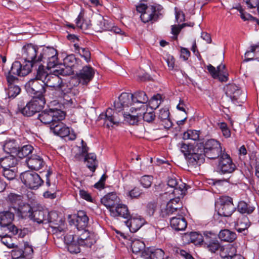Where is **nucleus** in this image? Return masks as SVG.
<instances>
[{
    "label": "nucleus",
    "instance_id": "5701e85b",
    "mask_svg": "<svg viewBox=\"0 0 259 259\" xmlns=\"http://www.w3.org/2000/svg\"><path fill=\"white\" fill-rule=\"evenodd\" d=\"M26 163L29 168L35 170L40 169L45 164L42 158L36 154H31L27 158Z\"/></svg>",
    "mask_w": 259,
    "mask_h": 259
},
{
    "label": "nucleus",
    "instance_id": "338daca9",
    "mask_svg": "<svg viewBox=\"0 0 259 259\" xmlns=\"http://www.w3.org/2000/svg\"><path fill=\"white\" fill-rule=\"evenodd\" d=\"M157 206L155 202L152 201L149 202L147 205V212L150 215H153Z\"/></svg>",
    "mask_w": 259,
    "mask_h": 259
},
{
    "label": "nucleus",
    "instance_id": "8fccbe9b",
    "mask_svg": "<svg viewBox=\"0 0 259 259\" xmlns=\"http://www.w3.org/2000/svg\"><path fill=\"white\" fill-rule=\"evenodd\" d=\"M204 246H206L209 251L212 253H215L217 251L220 250L222 247L217 238L204 245Z\"/></svg>",
    "mask_w": 259,
    "mask_h": 259
},
{
    "label": "nucleus",
    "instance_id": "a19ab883",
    "mask_svg": "<svg viewBox=\"0 0 259 259\" xmlns=\"http://www.w3.org/2000/svg\"><path fill=\"white\" fill-rule=\"evenodd\" d=\"M169 112L168 110L165 109H162L159 110L158 115V118L161 121L165 122V125L164 127L165 128H169L172 126V123L169 118Z\"/></svg>",
    "mask_w": 259,
    "mask_h": 259
},
{
    "label": "nucleus",
    "instance_id": "052dcab7",
    "mask_svg": "<svg viewBox=\"0 0 259 259\" xmlns=\"http://www.w3.org/2000/svg\"><path fill=\"white\" fill-rule=\"evenodd\" d=\"M43 196L46 198L55 199L56 197V187L55 185L53 184V187L44 192Z\"/></svg>",
    "mask_w": 259,
    "mask_h": 259
},
{
    "label": "nucleus",
    "instance_id": "f03ea898",
    "mask_svg": "<svg viewBox=\"0 0 259 259\" xmlns=\"http://www.w3.org/2000/svg\"><path fill=\"white\" fill-rule=\"evenodd\" d=\"M89 218L84 210H79L76 214L75 225L77 229L76 236L80 245L91 247L97 240L96 235L88 229Z\"/></svg>",
    "mask_w": 259,
    "mask_h": 259
},
{
    "label": "nucleus",
    "instance_id": "6ab92c4d",
    "mask_svg": "<svg viewBox=\"0 0 259 259\" xmlns=\"http://www.w3.org/2000/svg\"><path fill=\"white\" fill-rule=\"evenodd\" d=\"M207 69L213 78H218L221 82H226L228 79V73L224 64H220L216 69L211 64L207 66Z\"/></svg>",
    "mask_w": 259,
    "mask_h": 259
},
{
    "label": "nucleus",
    "instance_id": "a18cd8bd",
    "mask_svg": "<svg viewBox=\"0 0 259 259\" xmlns=\"http://www.w3.org/2000/svg\"><path fill=\"white\" fill-rule=\"evenodd\" d=\"M6 92L8 98H14L20 94L21 89L18 85H14L8 87Z\"/></svg>",
    "mask_w": 259,
    "mask_h": 259
},
{
    "label": "nucleus",
    "instance_id": "b1692460",
    "mask_svg": "<svg viewBox=\"0 0 259 259\" xmlns=\"http://www.w3.org/2000/svg\"><path fill=\"white\" fill-rule=\"evenodd\" d=\"M110 215L113 217H120L128 219L131 214L127 206L119 202L113 209L111 210Z\"/></svg>",
    "mask_w": 259,
    "mask_h": 259
},
{
    "label": "nucleus",
    "instance_id": "5fc2aeb1",
    "mask_svg": "<svg viewBox=\"0 0 259 259\" xmlns=\"http://www.w3.org/2000/svg\"><path fill=\"white\" fill-rule=\"evenodd\" d=\"M3 175L9 180H14L16 176V168L3 169Z\"/></svg>",
    "mask_w": 259,
    "mask_h": 259
},
{
    "label": "nucleus",
    "instance_id": "680f3d73",
    "mask_svg": "<svg viewBox=\"0 0 259 259\" xmlns=\"http://www.w3.org/2000/svg\"><path fill=\"white\" fill-rule=\"evenodd\" d=\"M33 253L32 246L29 245L27 242H25L23 249V255L28 259L31 258Z\"/></svg>",
    "mask_w": 259,
    "mask_h": 259
},
{
    "label": "nucleus",
    "instance_id": "0eeeda50",
    "mask_svg": "<svg viewBox=\"0 0 259 259\" xmlns=\"http://www.w3.org/2000/svg\"><path fill=\"white\" fill-rule=\"evenodd\" d=\"M133 94V105L135 104H141L140 107L134 108V111H140L143 110L145 111L147 107V103L149 102V105L152 106V108H156L158 107L160 102H159L161 96L159 94L153 96L150 100L144 91H139L135 92Z\"/></svg>",
    "mask_w": 259,
    "mask_h": 259
},
{
    "label": "nucleus",
    "instance_id": "e2e57ef3",
    "mask_svg": "<svg viewBox=\"0 0 259 259\" xmlns=\"http://www.w3.org/2000/svg\"><path fill=\"white\" fill-rule=\"evenodd\" d=\"M164 254V252L161 249L153 248L150 259H163Z\"/></svg>",
    "mask_w": 259,
    "mask_h": 259
},
{
    "label": "nucleus",
    "instance_id": "09e8293b",
    "mask_svg": "<svg viewBox=\"0 0 259 259\" xmlns=\"http://www.w3.org/2000/svg\"><path fill=\"white\" fill-rule=\"evenodd\" d=\"M217 234L212 231H204L202 235V244L205 245L217 238Z\"/></svg>",
    "mask_w": 259,
    "mask_h": 259
},
{
    "label": "nucleus",
    "instance_id": "e433bc0d",
    "mask_svg": "<svg viewBox=\"0 0 259 259\" xmlns=\"http://www.w3.org/2000/svg\"><path fill=\"white\" fill-rule=\"evenodd\" d=\"M73 47L75 52L79 54V55L82 58H83L87 63L90 61L91 53L88 48L80 47L77 44H74L73 45Z\"/></svg>",
    "mask_w": 259,
    "mask_h": 259
},
{
    "label": "nucleus",
    "instance_id": "f8f14e48",
    "mask_svg": "<svg viewBox=\"0 0 259 259\" xmlns=\"http://www.w3.org/2000/svg\"><path fill=\"white\" fill-rule=\"evenodd\" d=\"M141 112L136 113L134 111V107L131 108V113H124L123 114L124 120L130 124L137 123L139 119L142 117L143 120L148 123L152 122L155 118V114L154 111H146L141 110Z\"/></svg>",
    "mask_w": 259,
    "mask_h": 259
},
{
    "label": "nucleus",
    "instance_id": "69168bd1",
    "mask_svg": "<svg viewBox=\"0 0 259 259\" xmlns=\"http://www.w3.org/2000/svg\"><path fill=\"white\" fill-rule=\"evenodd\" d=\"M218 125L221 129L223 136L225 138H229L231 135V132L228 125L225 122H221L218 124Z\"/></svg>",
    "mask_w": 259,
    "mask_h": 259
},
{
    "label": "nucleus",
    "instance_id": "72a5a7b5",
    "mask_svg": "<svg viewBox=\"0 0 259 259\" xmlns=\"http://www.w3.org/2000/svg\"><path fill=\"white\" fill-rule=\"evenodd\" d=\"M235 253H236V249L231 244L223 246L220 250V256L223 259H230Z\"/></svg>",
    "mask_w": 259,
    "mask_h": 259
},
{
    "label": "nucleus",
    "instance_id": "c756f323",
    "mask_svg": "<svg viewBox=\"0 0 259 259\" xmlns=\"http://www.w3.org/2000/svg\"><path fill=\"white\" fill-rule=\"evenodd\" d=\"M19 145L15 140H6L3 145V149L6 153L16 156Z\"/></svg>",
    "mask_w": 259,
    "mask_h": 259
},
{
    "label": "nucleus",
    "instance_id": "cd10ccee",
    "mask_svg": "<svg viewBox=\"0 0 259 259\" xmlns=\"http://www.w3.org/2000/svg\"><path fill=\"white\" fill-rule=\"evenodd\" d=\"M244 56V62L252 60H259V42L251 46L249 49H248Z\"/></svg>",
    "mask_w": 259,
    "mask_h": 259
},
{
    "label": "nucleus",
    "instance_id": "423d86ee",
    "mask_svg": "<svg viewBox=\"0 0 259 259\" xmlns=\"http://www.w3.org/2000/svg\"><path fill=\"white\" fill-rule=\"evenodd\" d=\"M25 89L29 94L33 96V98H42L45 101L46 98L53 99V96H50V89H46L44 81L31 79L26 83Z\"/></svg>",
    "mask_w": 259,
    "mask_h": 259
},
{
    "label": "nucleus",
    "instance_id": "4c0bfd02",
    "mask_svg": "<svg viewBox=\"0 0 259 259\" xmlns=\"http://www.w3.org/2000/svg\"><path fill=\"white\" fill-rule=\"evenodd\" d=\"M33 150V147L30 145H26L20 148L19 147L18 152L17 153L16 156L22 159L24 157H30V154H31Z\"/></svg>",
    "mask_w": 259,
    "mask_h": 259
},
{
    "label": "nucleus",
    "instance_id": "f3484780",
    "mask_svg": "<svg viewBox=\"0 0 259 259\" xmlns=\"http://www.w3.org/2000/svg\"><path fill=\"white\" fill-rule=\"evenodd\" d=\"M61 121L57 120L53 123L51 125V130L55 135L62 138H66L67 140H74L76 138V135L74 131H70L69 127Z\"/></svg>",
    "mask_w": 259,
    "mask_h": 259
},
{
    "label": "nucleus",
    "instance_id": "aec40b11",
    "mask_svg": "<svg viewBox=\"0 0 259 259\" xmlns=\"http://www.w3.org/2000/svg\"><path fill=\"white\" fill-rule=\"evenodd\" d=\"M220 157L218 169L222 174L231 173L235 169V165L228 154L223 153Z\"/></svg>",
    "mask_w": 259,
    "mask_h": 259
},
{
    "label": "nucleus",
    "instance_id": "9d476101",
    "mask_svg": "<svg viewBox=\"0 0 259 259\" xmlns=\"http://www.w3.org/2000/svg\"><path fill=\"white\" fill-rule=\"evenodd\" d=\"M35 57L36 54L33 49L28 47L27 45L23 47L22 58L25 62L22 64V76L27 75L31 71L33 67L37 66L38 63Z\"/></svg>",
    "mask_w": 259,
    "mask_h": 259
},
{
    "label": "nucleus",
    "instance_id": "4be33fe9",
    "mask_svg": "<svg viewBox=\"0 0 259 259\" xmlns=\"http://www.w3.org/2000/svg\"><path fill=\"white\" fill-rule=\"evenodd\" d=\"M120 201L119 198L114 192L107 194L101 199V203L109 209L110 212L111 210L113 209Z\"/></svg>",
    "mask_w": 259,
    "mask_h": 259
},
{
    "label": "nucleus",
    "instance_id": "774afa93",
    "mask_svg": "<svg viewBox=\"0 0 259 259\" xmlns=\"http://www.w3.org/2000/svg\"><path fill=\"white\" fill-rule=\"evenodd\" d=\"M152 250H153L152 247L144 248L143 250L141 251V257L144 259H150Z\"/></svg>",
    "mask_w": 259,
    "mask_h": 259
},
{
    "label": "nucleus",
    "instance_id": "c03bdc74",
    "mask_svg": "<svg viewBox=\"0 0 259 259\" xmlns=\"http://www.w3.org/2000/svg\"><path fill=\"white\" fill-rule=\"evenodd\" d=\"M131 246L132 251L134 253H139L145 248V245L144 242L140 240L132 241Z\"/></svg>",
    "mask_w": 259,
    "mask_h": 259
},
{
    "label": "nucleus",
    "instance_id": "37998d69",
    "mask_svg": "<svg viewBox=\"0 0 259 259\" xmlns=\"http://www.w3.org/2000/svg\"><path fill=\"white\" fill-rule=\"evenodd\" d=\"M200 136V131L193 130H189L184 133L183 138L184 140L191 139L194 141L199 140Z\"/></svg>",
    "mask_w": 259,
    "mask_h": 259
},
{
    "label": "nucleus",
    "instance_id": "c9c22d12",
    "mask_svg": "<svg viewBox=\"0 0 259 259\" xmlns=\"http://www.w3.org/2000/svg\"><path fill=\"white\" fill-rule=\"evenodd\" d=\"M84 160L87 161V167L92 171L94 172L98 166V161L95 153H88L85 156Z\"/></svg>",
    "mask_w": 259,
    "mask_h": 259
},
{
    "label": "nucleus",
    "instance_id": "7c9ffc66",
    "mask_svg": "<svg viewBox=\"0 0 259 259\" xmlns=\"http://www.w3.org/2000/svg\"><path fill=\"white\" fill-rule=\"evenodd\" d=\"M167 185L173 189L171 191H168L170 194L174 196H176L177 195H183V189L179 186L178 180L176 178H169L167 181Z\"/></svg>",
    "mask_w": 259,
    "mask_h": 259
},
{
    "label": "nucleus",
    "instance_id": "39448f33",
    "mask_svg": "<svg viewBox=\"0 0 259 259\" xmlns=\"http://www.w3.org/2000/svg\"><path fill=\"white\" fill-rule=\"evenodd\" d=\"M137 11L140 13V18L144 23H153L157 22L163 16V8L160 5L147 6L140 4L136 6Z\"/></svg>",
    "mask_w": 259,
    "mask_h": 259
},
{
    "label": "nucleus",
    "instance_id": "79ce46f5",
    "mask_svg": "<svg viewBox=\"0 0 259 259\" xmlns=\"http://www.w3.org/2000/svg\"><path fill=\"white\" fill-rule=\"evenodd\" d=\"M38 68L36 69L35 77L34 79H37L39 80L44 81L49 76L48 72L46 71L45 67L42 64H37Z\"/></svg>",
    "mask_w": 259,
    "mask_h": 259
},
{
    "label": "nucleus",
    "instance_id": "c85d7f7f",
    "mask_svg": "<svg viewBox=\"0 0 259 259\" xmlns=\"http://www.w3.org/2000/svg\"><path fill=\"white\" fill-rule=\"evenodd\" d=\"M14 155H10L0 159V165L3 169L16 167L18 160Z\"/></svg>",
    "mask_w": 259,
    "mask_h": 259
},
{
    "label": "nucleus",
    "instance_id": "13d9d810",
    "mask_svg": "<svg viewBox=\"0 0 259 259\" xmlns=\"http://www.w3.org/2000/svg\"><path fill=\"white\" fill-rule=\"evenodd\" d=\"M254 203V200H249L247 201H244V213L248 214L251 213L254 210V206L253 205Z\"/></svg>",
    "mask_w": 259,
    "mask_h": 259
},
{
    "label": "nucleus",
    "instance_id": "9b49d317",
    "mask_svg": "<svg viewBox=\"0 0 259 259\" xmlns=\"http://www.w3.org/2000/svg\"><path fill=\"white\" fill-rule=\"evenodd\" d=\"M44 82L46 89H50V96H53V99L58 92H60V95L64 94L67 85L63 82L58 74H49L44 80Z\"/></svg>",
    "mask_w": 259,
    "mask_h": 259
},
{
    "label": "nucleus",
    "instance_id": "4468645a",
    "mask_svg": "<svg viewBox=\"0 0 259 259\" xmlns=\"http://www.w3.org/2000/svg\"><path fill=\"white\" fill-rule=\"evenodd\" d=\"M20 179L26 187L31 189H37L44 183L39 175L32 171L27 170L21 173Z\"/></svg>",
    "mask_w": 259,
    "mask_h": 259
},
{
    "label": "nucleus",
    "instance_id": "2f4dec72",
    "mask_svg": "<svg viewBox=\"0 0 259 259\" xmlns=\"http://www.w3.org/2000/svg\"><path fill=\"white\" fill-rule=\"evenodd\" d=\"M47 218V210H36L33 212V214L30 219L38 224H46L48 223V220Z\"/></svg>",
    "mask_w": 259,
    "mask_h": 259
},
{
    "label": "nucleus",
    "instance_id": "58836bf2",
    "mask_svg": "<svg viewBox=\"0 0 259 259\" xmlns=\"http://www.w3.org/2000/svg\"><path fill=\"white\" fill-rule=\"evenodd\" d=\"M76 26L83 30H87L91 27L90 21H87L83 19V14L80 12L75 20Z\"/></svg>",
    "mask_w": 259,
    "mask_h": 259
},
{
    "label": "nucleus",
    "instance_id": "bb28decb",
    "mask_svg": "<svg viewBox=\"0 0 259 259\" xmlns=\"http://www.w3.org/2000/svg\"><path fill=\"white\" fill-rule=\"evenodd\" d=\"M125 222L126 225L129 228L131 232H136L144 225V220L140 218H130Z\"/></svg>",
    "mask_w": 259,
    "mask_h": 259
},
{
    "label": "nucleus",
    "instance_id": "0e129e2a",
    "mask_svg": "<svg viewBox=\"0 0 259 259\" xmlns=\"http://www.w3.org/2000/svg\"><path fill=\"white\" fill-rule=\"evenodd\" d=\"M48 220V223H53L54 224H58L57 222L58 221V213L56 211L48 212L47 211V218Z\"/></svg>",
    "mask_w": 259,
    "mask_h": 259
},
{
    "label": "nucleus",
    "instance_id": "1a4fd4ad",
    "mask_svg": "<svg viewBox=\"0 0 259 259\" xmlns=\"http://www.w3.org/2000/svg\"><path fill=\"white\" fill-rule=\"evenodd\" d=\"M35 57L36 54L33 49L28 47L27 45L23 47L22 58L25 62L22 64V76L27 75L31 71L33 67L37 66L38 63Z\"/></svg>",
    "mask_w": 259,
    "mask_h": 259
},
{
    "label": "nucleus",
    "instance_id": "dca6fc26",
    "mask_svg": "<svg viewBox=\"0 0 259 259\" xmlns=\"http://www.w3.org/2000/svg\"><path fill=\"white\" fill-rule=\"evenodd\" d=\"M205 156L209 159H215L222 153V147L219 141L213 139L207 140L203 143Z\"/></svg>",
    "mask_w": 259,
    "mask_h": 259
},
{
    "label": "nucleus",
    "instance_id": "ddd939ff",
    "mask_svg": "<svg viewBox=\"0 0 259 259\" xmlns=\"http://www.w3.org/2000/svg\"><path fill=\"white\" fill-rule=\"evenodd\" d=\"M64 112L57 109L45 110L39 114L38 119L44 124H50V126L57 120H62L65 117Z\"/></svg>",
    "mask_w": 259,
    "mask_h": 259
},
{
    "label": "nucleus",
    "instance_id": "f257e3e1",
    "mask_svg": "<svg viewBox=\"0 0 259 259\" xmlns=\"http://www.w3.org/2000/svg\"><path fill=\"white\" fill-rule=\"evenodd\" d=\"M133 104V94L128 93H122L118 98V101L114 103V110L111 108L107 109L105 115H101L100 117L104 116L108 127L113 126V125L118 124L121 121V118H124V113H130V112H123L124 108L128 107ZM131 112V111H130Z\"/></svg>",
    "mask_w": 259,
    "mask_h": 259
},
{
    "label": "nucleus",
    "instance_id": "603ef678",
    "mask_svg": "<svg viewBox=\"0 0 259 259\" xmlns=\"http://www.w3.org/2000/svg\"><path fill=\"white\" fill-rule=\"evenodd\" d=\"M153 178L152 176L145 175L142 176L139 181L140 184L145 188H149L152 185Z\"/></svg>",
    "mask_w": 259,
    "mask_h": 259
},
{
    "label": "nucleus",
    "instance_id": "4d7b16f0",
    "mask_svg": "<svg viewBox=\"0 0 259 259\" xmlns=\"http://www.w3.org/2000/svg\"><path fill=\"white\" fill-rule=\"evenodd\" d=\"M142 194V190L138 187H134L126 193V196L131 199L138 198Z\"/></svg>",
    "mask_w": 259,
    "mask_h": 259
},
{
    "label": "nucleus",
    "instance_id": "6e6d98bb",
    "mask_svg": "<svg viewBox=\"0 0 259 259\" xmlns=\"http://www.w3.org/2000/svg\"><path fill=\"white\" fill-rule=\"evenodd\" d=\"M75 237H76V242L78 244V245H76L75 244V237H73V241L71 242V243L69 244L68 246V250L71 253H77L80 251V249L79 246L81 245H79L77 242V237L75 236ZM82 246H85L84 245ZM85 246L87 247V246Z\"/></svg>",
    "mask_w": 259,
    "mask_h": 259
},
{
    "label": "nucleus",
    "instance_id": "864d4df0",
    "mask_svg": "<svg viewBox=\"0 0 259 259\" xmlns=\"http://www.w3.org/2000/svg\"><path fill=\"white\" fill-rule=\"evenodd\" d=\"M19 212L23 217L31 218L33 214L31 206L28 204H24L22 207L18 208Z\"/></svg>",
    "mask_w": 259,
    "mask_h": 259
},
{
    "label": "nucleus",
    "instance_id": "a878e982",
    "mask_svg": "<svg viewBox=\"0 0 259 259\" xmlns=\"http://www.w3.org/2000/svg\"><path fill=\"white\" fill-rule=\"evenodd\" d=\"M224 90L227 96L232 100H236L241 94L240 88L233 83L226 85L224 87Z\"/></svg>",
    "mask_w": 259,
    "mask_h": 259
},
{
    "label": "nucleus",
    "instance_id": "ea45409f",
    "mask_svg": "<svg viewBox=\"0 0 259 259\" xmlns=\"http://www.w3.org/2000/svg\"><path fill=\"white\" fill-rule=\"evenodd\" d=\"M184 237L189 238V241L193 243L195 245L202 244L203 237L202 235L198 232H190L189 234H185Z\"/></svg>",
    "mask_w": 259,
    "mask_h": 259
},
{
    "label": "nucleus",
    "instance_id": "393cba45",
    "mask_svg": "<svg viewBox=\"0 0 259 259\" xmlns=\"http://www.w3.org/2000/svg\"><path fill=\"white\" fill-rule=\"evenodd\" d=\"M170 224L171 227L177 231L184 230L187 226L185 218L179 213H178V217H174L170 219Z\"/></svg>",
    "mask_w": 259,
    "mask_h": 259
},
{
    "label": "nucleus",
    "instance_id": "de8ad7c7",
    "mask_svg": "<svg viewBox=\"0 0 259 259\" xmlns=\"http://www.w3.org/2000/svg\"><path fill=\"white\" fill-rule=\"evenodd\" d=\"M22 196L14 193H10L8 196V201L13 205V207L16 208L22 202Z\"/></svg>",
    "mask_w": 259,
    "mask_h": 259
},
{
    "label": "nucleus",
    "instance_id": "412c9836",
    "mask_svg": "<svg viewBox=\"0 0 259 259\" xmlns=\"http://www.w3.org/2000/svg\"><path fill=\"white\" fill-rule=\"evenodd\" d=\"M94 69L91 66H85L76 74L78 82L82 85H87L93 78Z\"/></svg>",
    "mask_w": 259,
    "mask_h": 259
},
{
    "label": "nucleus",
    "instance_id": "f704fd0d",
    "mask_svg": "<svg viewBox=\"0 0 259 259\" xmlns=\"http://www.w3.org/2000/svg\"><path fill=\"white\" fill-rule=\"evenodd\" d=\"M218 236L221 240L229 242H233L236 238V233L228 229L221 230Z\"/></svg>",
    "mask_w": 259,
    "mask_h": 259
},
{
    "label": "nucleus",
    "instance_id": "7ed1b4c3",
    "mask_svg": "<svg viewBox=\"0 0 259 259\" xmlns=\"http://www.w3.org/2000/svg\"><path fill=\"white\" fill-rule=\"evenodd\" d=\"M203 143L195 145L182 143L181 151L184 154L188 163L192 165H201L205 161V153Z\"/></svg>",
    "mask_w": 259,
    "mask_h": 259
},
{
    "label": "nucleus",
    "instance_id": "a211bd4d",
    "mask_svg": "<svg viewBox=\"0 0 259 259\" xmlns=\"http://www.w3.org/2000/svg\"><path fill=\"white\" fill-rule=\"evenodd\" d=\"M76 61L77 60L74 55H68L64 59L63 65H62L59 69H56L54 72L63 76L71 75L74 72L73 68L76 65Z\"/></svg>",
    "mask_w": 259,
    "mask_h": 259
},
{
    "label": "nucleus",
    "instance_id": "473e14b6",
    "mask_svg": "<svg viewBox=\"0 0 259 259\" xmlns=\"http://www.w3.org/2000/svg\"><path fill=\"white\" fill-rule=\"evenodd\" d=\"M14 219V214L10 211L0 212V226L6 227L10 225Z\"/></svg>",
    "mask_w": 259,
    "mask_h": 259
},
{
    "label": "nucleus",
    "instance_id": "3c124183",
    "mask_svg": "<svg viewBox=\"0 0 259 259\" xmlns=\"http://www.w3.org/2000/svg\"><path fill=\"white\" fill-rule=\"evenodd\" d=\"M22 64L19 61H15L12 64L11 70L9 71V72L14 75L22 76Z\"/></svg>",
    "mask_w": 259,
    "mask_h": 259
},
{
    "label": "nucleus",
    "instance_id": "bf43d9fd",
    "mask_svg": "<svg viewBox=\"0 0 259 259\" xmlns=\"http://www.w3.org/2000/svg\"><path fill=\"white\" fill-rule=\"evenodd\" d=\"M68 89L65 88V93L63 95H60V92H58L55 95V97H60L63 98V103L65 104H72L73 100L72 99L70 98L69 95L67 94Z\"/></svg>",
    "mask_w": 259,
    "mask_h": 259
},
{
    "label": "nucleus",
    "instance_id": "49530a36",
    "mask_svg": "<svg viewBox=\"0 0 259 259\" xmlns=\"http://www.w3.org/2000/svg\"><path fill=\"white\" fill-rule=\"evenodd\" d=\"M180 207L179 206H174L172 202H168L166 204L164 210L162 211L163 217L169 215L177 212L178 211H181Z\"/></svg>",
    "mask_w": 259,
    "mask_h": 259
},
{
    "label": "nucleus",
    "instance_id": "20e7f679",
    "mask_svg": "<svg viewBox=\"0 0 259 259\" xmlns=\"http://www.w3.org/2000/svg\"><path fill=\"white\" fill-rule=\"evenodd\" d=\"M27 46L34 50L38 63H46L48 69L55 67L58 64V52L53 47H38L31 44H27Z\"/></svg>",
    "mask_w": 259,
    "mask_h": 259
},
{
    "label": "nucleus",
    "instance_id": "2eb2a0df",
    "mask_svg": "<svg viewBox=\"0 0 259 259\" xmlns=\"http://www.w3.org/2000/svg\"><path fill=\"white\" fill-rule=\"evenodd\" d=\"M215 207L219 215L226 217H230L235 208L232 198L227 196L221 197L215 204Z\"/></svg>",
    "mask_w": 259,
    "mask_h": 259
},
{
    "label": "nucleus",
    "instance_id": "6e6552de",
    "mask_svg": "<svg viewBox=\"0 0 259 259\" xmlns=\"http://www.w3.org/2000/svg\"><path fill=\"white\" fill-rule=\"evenodd\" d=\"M45 103V101L42 98H32L25 105L24 101H21L18 104V111L25 116L30 117L35 113L39 112Z\"/></svg>",
    "mask_w": 259,
    "mask_h": 259
}]
</instances>
